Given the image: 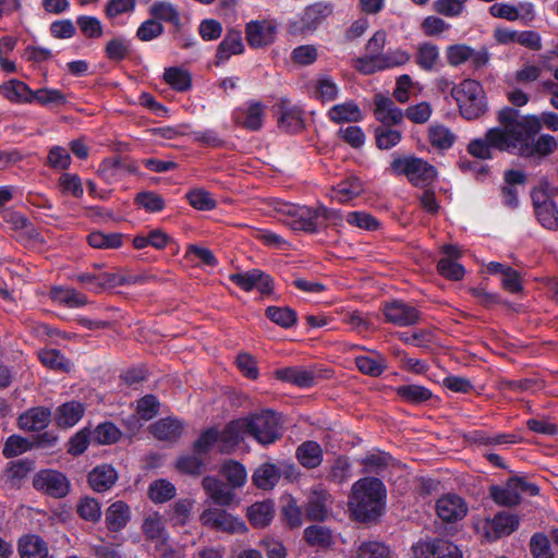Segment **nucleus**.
Returning <instances> with one entry per match:
<instances>
[{"mask_svg":"<svg viewBox=\"0 0 558 558\" xmlns=\"http://www.w3.org/2000/svg\"><path fill=\"white\" fill-rule=\"evenodd\" d=\"M497 120L499 126L487 131V137L496 149L529 156L531 144L542 129L541 120L536 116H523L511 107L502 108Z\"/></svg>","mask_w":558,"mask_h":558,"instance_id":"obj_1","label":"nucleus"},{"mask_svg":"<svg viewBox=\"0 0 558 558\" xmlns=\"http://www.w3.org/2000/svg\"><path fill=\"white\" fill-rule=\"evenodd\" d=\"M386 489L383 482L375 477L359 480L352 487L350 508L360 521L377 519L384 509Z\"/></svg>","mask_w":558,"mask_h":558,"instance_id":"obj_2","label":"nucleus"},{"mask_svg":"<svg viewBox=\"0 0 558 558\" xmlns=\"http://www.w3.org/2000/svg\"><path fill=\"white\" fill-rule=\"evenodd\" d=\"M276 211L278 219L293 230L305 232H317L323 220H335L340 218L339 211L328 209L324 206L316 208L300 206L290 203H277Z\"/></svg>","mask_w":558,"mask_h":558,"instance_id":"obj_3","label":"nucleus"},{"mask_svg":"<svg viewBox=\"0 0 558 558\" xmlns=\"http://www.w3.org/2000/svg\"><path fill=\"white\" fill-rule=\"evenodd\" d=\"M461 116L466 120H475L487 110V100L482 84L472 78H465L451 88Z\"/></svg>","mask_w":558,"mask_h":558,"instance_id":"obj_4","label":"nucleus"},{"mask_svg":"<svg viewBox=\"0 0 558 558\" xmlns=\"http://www.w3.org/2000/svg\"><path fill=\"white\" fill-rule=\"evenodd\" d=\"M389 169L396 175H405L412 185L421 189L428 187L437 178L436 168L415 156L393 158Z\"/></svg>","mask_w":558,"mask_h":558,"instance_id":"obj_5","label":"nucleus"},{"mask_svg":"<svg viewBox=\"0 0 558 558\" xmlns=\"http://www.w3.org/2000/svg\"><path fill=\"white\" fill-rule=\"evenodd\" d=\"M247 436L253 437L264 446L274 444L281 437L279 417L274 411L265 410L260 413L244 417Z\"/></svg>","mask_w":558,"mask_h":558,"instance_id":"obj_6","label":"nucleus"},{"mask_svg":"<svg viewBox=\"0 0 558 558\" xmlns=\"http://www.w3.org/2000/svg\"><path fill=\"white\" fill-rule=\"evenodd\" d=\"M383 314L386 322L398 327L414 326L422 320L421 311L402 300H392L385 303Z\"/></svg>","mask_w":558,"mask_h":558,"instance_id":"obj_7","label":"nucleus"},{"mask_svg":"<svg viewBox=\"0 0 558 558\" xmlns=\"http://www.w3.org/2000/svg\"><path fill=\"white\" fill-rule=\"evenodd\" d=\"M199 520L204 526L225 533H244L247 531L242 520L219 508L204 510Z\"/></svg>","mask_w":558,"mask_h":558,"instance_id":"obj_8","label":"nucleus"},{"mask_svg":"<svg viewBox=\"0 0 558 558\" xmlns=\"http://www.w3.org/2000/svg\"><path fill=\"white\" fill-rule=\"evenodd\" d=\"M415 558H462V553L445 538L418 541L412 547Z\"/></svg>","mask_w":558,"mask_h":558,"instance_id":"obj_9","label":"nucleus"},{"mask_svg":"<svg viewBox=\"0 0 558 558\" xmlns=\"http://www.w3.org/2000/svg\"><path fill=\"white\" fill-rule=\"evenodd\" d=\"M331 502V495L328 490L322 484L314 485L308 489L304 504L306 517L313 521H325Z\"/></svg>","mask_w":558,"mask_h":558,"instance_id":"obj_10","label":"nucleus"},{"mask_svg":"<svg viewBox=\"0 0 558 558\" xmlns=\"http://www.w3.org/2000/svg\"><path fill=\"white\" fill-rule=\"evenodd\" d=\"M33 485L37 490L54 498H62L70 490L68 478L62 473L53 470H44L37 473L33 480Z\"/></svg>","mask_w":558,"mask_h":558,"instance_id":"obj_11","label":"nucleus"},{"mask_svg":"<svg viewBox=\"0 0 558 558\" xmlns=\"http://www.w3.org/2000/svg\"><path fill=\"white\" fill-rule=\"evenodd\" d=\"M229 279L246 292L254 289L265 295L272 292L271 278L260 269H251L244 272L231 274Z\"/></svg>","mask_w":558,"mask_h":558,"instance_id":"obj_12","label":"nucleus"},{"mask_svg":"<svg viewBox=\"0 0 558 558\" xmlns=\"http://www.w3.org/2000/svg\"><path fill=\"white\" fill-rule=\"evenodd\" d=\"M333 11L330 3L317 2L307 7L302 16L292 22L291 28L294 33L313 32Z\"/></svg>","mask_w":558,"mask_h":558,"instance_id":"obj_13","label":"nucleus"},{"mask_svg":"<svg viewBox=\"0 0 558 558\" xmlns=\"http://www.w3.org/2000/svg\"><path fill=\"white\" fill-rule=\"evenodd\" d=\"M293 474V466H284V470H282L281 465L266 462L255 470L253 482L258 488L267 490L272 489L278 484L281 475L290 478Z\"/></svg>","mask_w":558,"mask_h":558,"instance_id":"obj_14","label":"nucleus"},{"mask_svg":"<svg viewBox=\"0 0 558 558\" xmlns=\"http://www.w3.org/2000/svg\"><path fill=\"white\" fill-rule=\"evenodd\" d=\"M436 512L442 521L454 522L465 517L468 506L460 496L447 494L437 500Z\"/></svg>","mask_w":558,"mask_h":558,"instance_id":"obj_15","label":"nucleus"},{"mask_svg":"<svg viewBox=\"0 0 558 558\" xmlns=\"http://www.w3.org/2000/svg\"><path fill=\"white\" fill-rule=\"evenodd\" d=\"M276 25L268 21H252L246 25V40L252 48H260L274 43Z\"/></svg>","mask_w":558,"mask_h":558,"instance_id":"obj_16","label":"nucleus"},{"mask_svg":"<svg viewBox=\"0 0 558 558\" xmlns=\"http://www.w3.org/2000/svg\"><path fill=\"white\" fill-rule=\"evenodd\" d=\"M247 436L244 417L228 423L218 437L220 452L229 453Z\"/></svg>","mask_w":558,"mask_h":558,"instance_id":"obj_17","label":"nucleus"},{"mask_svg":"<svg viewBox=\"0 0 558 558\" xmlns=\"http://www.w3.org/2000/svg\"><path fill=\"white\" fill-rule=\"evenodd\" d=\"M374 114L383 125H398L404 119V112L387 96L376 94L374 97Z\"/></svg>","mask_w":558,"mask_h":558,"instance_id":"obj_18","label":"nucleus"},{"mask_svg":"<svg viewBox=\"0 0 558 558\" xmlns=\"http://www.w3.org/2000/svg\"><path fill=\"white\" fill-rule=\"evenodd\" d=\"M265 106L260 101H250L233 112L234 122L250 131H258L264 121Z\"/></svg>","mask_w":558,"mask_h":558,"instance_id":"obj_19","label":"nucleus"},{"mask_svg":"<svg viewBox=\"0 0 558 558\" xmlns=\"http://www.w3.org/2000/svg\"><path fill=\"white\" fill-rule=\"evenodd\" d=\"M519 526V519L515 514L501 511L498 512L493 519L486 520L485 531L486 536L490 539L500 538L510 535Z\"/></svg>","mask_w":558,"mask_h":558,"instance_id":"obj_20","label":"nucleus"},{"mask_svg":"<svg viewBox=\"0 0 558 558\" xmlns=\"http://www.w3.org/2000/svg\"><path fill=\"white\" fill-rule=\"evenodd\" d=\"M51 421V411L45 407H36L27 410L19 417V426L27 432H40Z\"/></svg>","mask_w":558,"mask_h":558,"instance_id":"obj_21","label":"nucleus"},{"mask_svg":"<svg viewBox=\"0 0 558 558\" xmlns=\"http://www.w3.org/2000/svg\"><path fill=\"white\" fill-rule=\"evenodd\" d=\"M275 375L279 380L295 385L301 388H308L315 384L314 372L300 366L279 368L276 371Z\"/></svg>","mask_w":558,"mask_h":558,"instance_id":"obj_22","label":"nucleus"},{"mask_svg":"<svg viewBox=\"0 0 558 558\" xmlns=\"http://www.w3.org/2000/svg\"><path fill=\"white\" fill-rule=\"evenodd\" d=\"M118 473L110 464H100L88 474L90 487L98 493L109 490L117 482Z\"/></svg>","mask_w":558,"mask_h":558,"instance_id":"obj_23","label":"nucleus"},{"mask_svg":"<svg viewBox=\"0 0 558 558\" xmlns=\"http://www.w3.org/2000/svg\"><path fill=\"white\" fill-rule=\"evenodd\" d=\"M490 497L501 506L512 507L521 501V495L518 486V477H511L504 486H493L490 488Z\"/></svg>","mask_w":558,"mask_h":558,"instance_id":"obj_24","label":"nucleus"},{"mask_svg":"<svg viewBox=\"0 0 558 558\" xmlns=\"http://www.w3.org/2000/svg\"><path fill=\"white\" fill-rule=\"evenodd\" d=\"M150 432L155 438L162 441H177L183 432V424L177 418L166 417L150 425Z\"/></svg>","mask_w":558,"mask_h":558,"instance_id":"obj_25","label":"nucleus"},{"mask_svg":"<svg viewBox=\"0 0 558 558\" xmlns=\"http://www.w3.org/2000/svg\"><path fill=\"white\" fill-rule=\"evenodd\" d=\"M0 94L11 102L29 104L35 100L34 92L20 80H10L0 85Z\"/></svg>","mask_w":558,"mask_h":558,"instance_id":"obj_26","label":"nucleus"},{"mask_svg":"<svg viewBox=\"0 0 558 558\" xmlns=\"http://www.w3.org/2000/svg\"><path fill=\"white\" fill-rule=\"evenodd\" d=\"M543 201L533 197L535 214L543 227L549 230L558 229V209L556 203L545 195Z\"/></svg>","mask_w":558,"mask_h":558,"instance_id":"obj_27","label":"nucleus"},{"mask_svg":"<svg viewBox=\"0 0 558 558\" xmlns=\"http://www.w3.org/2000/svg\"><path fill=\"white\" fill-rule=\"evenodd\" d=\"M85 407L78 401H70L58 407L56 424L63 428L74 426L84 415Z\"/></svg>","mask_w":558,"mask_h":558,"instance_id":"obj_28","label":"nucleus"},{"mask_svg":"<svg viewBox=\"0 0 558 558\" xmlns=\"http://www.w3.org/2000/svg\"><path fill=\"white\" fill-rule=\"evenodd\" d=\"M130 519V507L121 500L110 505L106 511V524L108 530L111 532H119L123 530Z\"/></svg>","mask_w":558,"mask_h":558,"instance_id":"obj_29","label":"nucleus"},{"mask_svg":"<svg viewBox=\"0 0 558 558\" xmlns=\"http://www.w3.org/2000/svg\"><path fill=\"white\" fill-rule=\"evenodd\" d=\"M203 488L214 502L220 506H229L234 498V493L231 488L211 476L203 478Z\"/></svg>","mask_w":558,"mask_h":558,"instance_id":"obj_30","label":"nucleus"},{"mask_svg":"<svg viewBox=\"0 0 558 558\" xmlns=\"http://www.w3.org/2000/svg\"><path fill=\"white\" fill-rule=\"evenodd\" d=\"M362 192L363 183L361 180L355 177H350L332 187L331 198L341 204H345L361 195Z\"/></svg>","mask_w":558,"mask_h":558,"instance_id":"obj_31","label":"nucleus"},{"mask_svg":"<svg viewBox=\"0 0 558 558\" xmlns=\"http://www.w3.org/2000/svg\"><path fill=\"white\" fill-rule=\"evenodd\" d=\"M21 558H47V544L38 535H25L19 541Z\"/></svg>","mask_w":558,"mask_h":558,"instance_id":"obj_32","label":"nucleus"},{"mask_svg":"<svg viewBox=\"0 0 558 558\" xmlns=\"http://www.w3.org/2000/svg\"><path fill=\"white\" fill-rule=\"evenodd\" d=\"M415 63L424 71L432 72L440 60L439 49L432 43L418 44L415 52Z\"/></svg>","mask_w":558,"mask_h":558,"instance_id":"obj_33","label":"nucleus"},{"mask_svg":"<svg viewBox=\"0 0 558 558\" xmlns=\"http://www.w3.org/2000/svg\"><path fill=\"white\" fill-rule=\"evenodd\" d=\"M355 365L361 373L371 377H378L386 371L387 361L380 353L374 352L372 355L356 356Z\"/></svg>","mask_w":558,"mask_h":558,"instance_id":"obj_34","label":"nucleus"},{"mask_svg":"<svg viewBox=\"0 0 558 558\" xmlns=\"http://www.w3.org/2000/svg\"><path fill=\"white\" fill-rule=\"evenodd\" d=\"M328 118L336 123L357 122L362 120V112L353 101H347L332 106L328 111Z\"/></svg>","mask_w":558,"mask_h":558,"instance_id":"obj_35","label":"nucleus"},{"mask_svg":"<svg viewBox=\"0 0 558 558\" xmlns=\"http://www.w3.org/2000/svg\"><path fill=\"white\" fill-rule=\"evenodd\" d=\"M244 49L240 31H230L217 49V59L220 62L228 60L232 54L242 53Z\"/></svg>","mask_w":558,"mask_h":558,"instance_id":"obj_36","label":"nucleus"},{"mask_svg":"<svg viewBox=\"0 0 558 558\" xmlns=\"http://www.w3.org/2000/svg\"><path fill=\"white\" fill-rule=\"evenodd\" d=\"M141 531L146 542H150L168 533L162 515L154 511L148 513L142 523Z\"/></svg>","mask_w":558,"mask_h":558,"instance_id":"obj_37","label":"nucleus"},{"mask_svg":"<svg viewBox=\"0 0 558 558\" xmlns=\"http://www.w3.org/2000/svg\"><path fill=\"white\" fill-rule=\"evenodd\" d=\"M247 517L254 527H265L274 518V505L265 500L253 504L247 509Z\"/></svg>","mask_w":558,"mask_h":558,"instance_id":"obj_38","label":"nucleus"},{"mask_svg":"<svg viewBox=\"0 0 558 558\" xmlns=\"http://www.w3.org/2000/svg\"><path fill=\"white\" fill-rule=\"evenodd\" d=\"M296 457L303 466L314 469L322 463L323 451L317 442L305 441L299 446Z\"/></svg>","mask_w":558,"mask_h":558,"instance_id":"obj_39","label":"nucleus"},{"mask_svg":"<svg viewBox=\"0 0 558 558\" xmlns=\"http://www.w3.org/2000/svg\"><path fill=\"white\" fill-rule=\"evenodd\" d=\"M304 539L312 547L328 548L333 543L332 532L324 525H310L304 530Z\"/></svg>","mask_w":558,"mask_h":558,"instance_id":"obj_40","label":"nucleus"},{"mask_svg":"<svg viewBox=\"0 0 558 558\" xmlns=\"http://www.w3.org/2000/svg\"><path fill=\"white\" fill-rule=\"evenodd\" d=\"M175 494V486L165 478L154 481L148 487V496L155 504H163L172 499Z\"/></svg>","mask_w":558,"mask_h":558,"instance_id":"obj_41","label":"nucleus"},{"mask_svg":"<svg viewBox=\"0 0 558 558\" xmlns=\"http://www.w3.org/2000/svg\"><path fill=\"white\" fill-rule=\"evenodd\" d=\"M265 315L272 323L286 329L293 327L298 319L296 313L288 306H268Z\"/></svg>","mask_w":558,"mask_h":558,"instance_id":"obj_42","label":"nucleus"},{"mask_svg":"<svg viewBox=\"0 0 558 558\" xmlns=\"http://www.w3.org/2000/svg\"><path fill=\"white\" fill-rule=\"evenodd\" d=\"M278 125L289 133L301 131L304 126L301 111L298 108H287L283 104L281 114L278 119Z\"/></svg>","mask_w":558,"mask_h":558,"instance_id":"obj_43","label":"nucleus"},{"mask_svg":"<svg viewBox=\"0 0 558 558\" xmlns=\"http://www.w3.org/2000/svg\"><path fill=\"white\" fill-rule=\"evenodd\" d=\"M396 392L403 400L420 404L432 398V391L418 385H403L396 388Z\"/></svg>","mask_w":558,"mask_h":558,"instance_id":"obj_44","label":"nucleus"},{"mask_svg":"<svg viewBox=\"0 0 558 558\" xmlns=\"http://www.w3.org/2000/svg\"><path fill=\"white\" fill-rule=\"evenodd\" d=\"M430 145L438 149H449L454 141V134L444 125H432L428 131Z\"/></svg>","mask_w":558,"mask_h":558,"instance_id":"obj_45","label":"nucleus"},{"mask_svg":"<svg viewBox=\"0 0 558 558\" xmlns=\"http://www.w3.org/2000/svg\"><path fill=\"white\" fill-rule=\"evenodd\" d=\"M51 294L54 301L69 307H81L87 303L86 295L74 289L54 288Z\"/></svg>","mask_w":558,"mask_h":558,"instance_id":"obj_46","label":"nucleus"},{"mask_svg":"<svg viewBox=\"0 0 558 558\" xmlns=\"http://www.w3.org/2000/svg\"><path fill=\"white\" fill-rule=\"evenodd\" d=\"M121 437L120 429L110 422L99 424L92 433V440L99 445H111Z\"/></svg>","mask_w":558,"mask_h":558,"instance_id":"obj_47","label":"nucleus"},{"mask_svg":"<svg viewBox=\"0 0 558 558\" xmlns=\"http://www.w3.org/2000/svg\"><path fill=\"white\" fill-rule=\"evenodd\" d=\"M355 558H392L389 548L375 541L362 542L357 549Z\"/></svg>","mask_w":558,"mask_h":558,"instance_id":"obj_48","label":"nucleus"},{"mask_svg":"<svg viewBox=\"0 0 558 558\" xmlns=\"http://www.w3.org/2000/svg\"><path fill=\"white\" fill-rule=\"evenodd\" d=\"M163 80L178 92H185L191 87L190 74L180 68L166 69Z\"/></svg>","mask_w":558,"mask_h":558,"instance_id":"obj_49","label":"nucleus"},{"mask_svg":"<svg viewBox=\"0 0 558 558\" xmlns=\"http://www.w3.org/2000/svg\"><path fill=\"white\" fill-rule=\"evenodd\" d=\"M186 198L190 205L197 210H211L217 206L216 199L204 189H192L187 192Z\"/></svg>","mask_w":558,"mask_h":558,"instance_id":"obj_50","label":"nucleus"},{"mask_svg":"<svg viewBox=\"0 0 558 558\" xmlns=\"http://www.w3.org/2000/svg\"><path fill=\"white\" fill-rule=\"evenodd\" d=\"M390 126L391 125H380L375 130L376 144L380 149H390L401 141V132Z\"/></svg>","mask_w":558,"mask_h":558,"instance_id":"obj_51","label":"nucleus"},{"mask_svg":"<svg viewBox=\"0 0 558 558\" xmlns=\"http://www.w3.org/2000/svg\"><path fill=\"white\" fill-rule=\"evenodd\" d=\"M87 240L95 248H118L122 245V236L119 233L95 231L88 235Z\"/></svg>","mask_w":558,"mask_h":558,"instance_id":"obj_52","label":"nucleus"},{"mask_svg":"<svg viewBox=\"0 0 558 558\" xmlns=\"http://www.w3.org/2000/svg\"><path fill=\"white\" fill-rule=\"evenodd\" d=\"M149 12L150 14L156 19V20H161V21H165V22H170L174 25H179L180 24V15H179V12L178 10L169 2H155L150 9H149Z\"/></svg>","mask_w":558,"mask_h":558,"instance_id":"obj_53","label":"nucleus"},{"mask_svg":"<svg viewBox=\"0 0 558 558\" xmlns=\"http://www.w3.org/2000/svg\"><path fill=\"white\" fill-rule=\"evenodd\" d=\"M222 474L228 480L232 488L244 485L246 481V471L242 464L235 461H228L222 466Z\"/></svg>","mask_w":558,"mask_h":558,"instance_id":"obj_54","label":"nucleus"},{"mask_svg":"<svg viewBox=\"0 0 558 558\" xmlns=\"http://www.w3.org/2000/svg\"><path fill=\"white\" fill-rule=\"evenodd\" d=\"M533 558H554L549 538L543 533H535L530 539Z\"/></svg>","mask_w":558,"mask_h":558,"instance_id":"obj_55","label":"nucleus"},{"mask_svg":"<svg viewBox=\"0 0 558 558\" xmlns=\"http://www.w3.org/2000/svg\"><path fill=\"white\" fill-rule=\"evenodd\" d=\"M39 359L45 366L51 369L70 371V361L58 350H43L39 352Z\"/></svg>","mask_w":558,"mask_h":558,"instance_id":"obj_56","label":"nucleus"},{"mask_svg":"<svg viewBox=\"0 0 558 558\" xmlns=\"http://www.w3.org/2000/svg\"><path fill=\"white\" fill-rule=\"evenodd\" d=\"M410 58L411 56L401 49L387 51L386 53L378 56L377 61L379 64L377 65V69L383 71L390 68L400 66L409 62Z\"/></svg>","mask_w":558,"mask_h":558,"instance_id":"obj_57","label":"nucleus"},{"mask_svg":"<svg viewBox=\"0 0 558 558\" xmlns=\"http://www.w3.org/2000/svg\"><path fill=\"white\" fill-rule=\"evenodd\" d=\"M472 57V48L464 44H456L447 47L446 58L450 65L459 66Z\"/></svg>","mask_w":558,"mask_h":558,"instance_id":"obj_58","label":"nucleus"},{"mask_svg":"<svg viewBox=\"0 0 558 558\" xmlns=\"http://www.w3.org/2000/svg\"><path fill=\"white\" fill-rule=\"evenodd\" d=\"M80 31L88 38H99L102 36V25L100 20L90 15H81L76 19Z\"/></svg>","mask_w":558,"mask_h":558,"instance_id":"obj_59","label":"nucleus"},{"mask_svg":"<svg viewBox=\"0 0 558 558\" xmlns=\"http://www.w3.org/2000/svg\"><path fill=\"white\" fill-rule=\"evenodd\" d=\"M135 202L150 213H158L165 207L163 198L159 194L151 191L138 193L135 197Z\"/></svg>","mask_w":558,"mask_h":558,"instance_id":"obj_60","label":"nucleus"},{"mask_svg":"<svg viewBox=\"0 0 558 558\" xmlns=\"http://www.w3.org/2000/svg\"><path fill=\"white\" fill-rule=\"evenodd\" d=\"M438 272L450 280H461L464 276V268L449 257H442L437 265Z\"/></svg>","mask_w":558,"mask_h":558,"instance_id":"obj_61","label":"nucleus"},{"mask_svg":"<svg viewBox=\"0 0 558 558\" xmlns=\"http://www.w3.org/2000/svg\"><path fill=\"white\" fill-rule=\"evenodd\" d=\"M390 459L391 457L389 454L378 451L367 454L362 463L365 468V472L379 474L388 466Z\"/></svg>","mask_w":558,"mask_h":558,"instance_id":"obj_62","label":"nucleus"},{"mask_svg":"<svg viewBox=\"0 0 558 558\" xmlns=\"http://www.w3.org/2000/svg\"><path fill=\"white\" fill-rule=\"evenodd\" d=\"M77 513L84 520L96 522L101 517L99 502L90 497L83 498L77 506Z\"/></svg>","mask_w":558,"mask_h":558,"instance_id":"obj_63","label":"nucleus"},{"mask_svg":"<svg viewBox=\"0 0 558 558\" xmlns=\"http://www.w3.org/2000/svg\"><path fill=\"white\" fill-rule=\"evenodd\" d=\"M219 432L216 428L204 430L194 442V451L197 454H205L211 450L215 444H218Z\"/></svg>","mask_w":558,"mask_h":558,"instance_id":"obj_64","label":"nucleus"}]
</instances>
